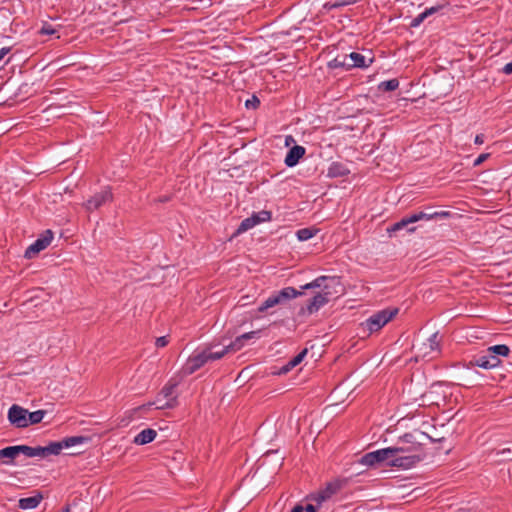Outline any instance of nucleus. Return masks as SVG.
<instances>
[{
    "mask_svg": "<svg viewBox=\"0 0 512 512\" xmlns=\"http://www.w3.org/2000/svg\"><path fill=\"white\" fill-rule=\"evenodd\" d=\"M411 219V214L402 218L400 221L394 223L393 225L389 226L387 228V232L389 234H392V233H395V232H398L402 229H405L407 228V231L409 233H412L416 230V227H408L410 224H413L415 223V221L413 220H410Z\"/></svg>",
    "mask_w": 512,
    "mask_h": 512,
    "instance_id": "obj_18",
    "label": "nucleus"
},
{
    "mask_svg": "<svg viewBox=\"0 0 512 512\" xmlns=\"http://www.w3.org/2000/svg\"><path fill=\"white\" fill-rule=\"evenodd\" d=\"M399 87V81L396 78L383 81L378 85V89L382 92L394 91Z\"/></svg>",
    "mask_w": 512,
    "mask_h": 512,
    "instance_id": "obj_26",
    "label": "nucleus"
},
{
    "mask_svg": "<svg viewBox=\"0 0 512 512\" xmlns=\"http://www.w3.org/2000/svg\"><path fill=\"white\" fill-rule=\"evenodd\" d=\"M259 333H260V330H257V331H250V332H247V333H244L242 335H240V338L244 341H247V340H250V339H253V338H257L259 336Z\"/></svg>",
    "mask_w": 512,
    "mask_h": 512,
    "instance_id": "obj_37",
    "label": "nucleus"
},
{
    "mask_svg": "<svg viewBox=\"0 0 512 512\" xmlns=\"http://www.w3.org/2000/svg\"><path fill=\"white\" fill-rule=\"evenodd\" d=\"M335 286H339V287L341 286L338 279L329 278L327 276H320V277L316 278L315 280H313L312 282L305 284L301 288L302 289H313V288L323 287L322 292H325V291H329V289L331 287H335Z\"/></svg>",
    "mask_w": 512,
    "mask_h": 512,
    "instance_id": "obj_12",
    "label": "nucleus"
},
{
    "mask_svg": "<svg viewBox=\"0 0 512 512\" xmlns=\"http://www.w3.org/2000/svg\"><path fill=\"white\" fill-rule=\"evenodd\" d=\"M303 293L301 291L296 290L293 287H285L280 291L269 296L262 304L259 306L258 311L264 312L269 308H272L276 305L283 304L291 299H294L298 296H301Z\"/></svg>",
    "mask_w": 512,
    "mask_h": 512,
    "instance_id": "obj_5",
    "label": "nucleus"
},
{
    "mask_svg": "<svg viewBox=\"0 0 512 512\" xmlns=\"http://www.w3.org/2000/svg\"><path fill=\"white\" fill-rule=\"evenodd\" d=\"M245 344V341L240 338V336L236 337V339L227 345V348L230 352L239 351Z\"/></svg>",
    "mask_w": 512,
    "mask_h": 512,
    "instance_id": "obj_33",
    "label": "nucleus"
},
{
    "mask_svg": "<svg viewBox=\"0 0 512 512\" xmlns=\"http://www.w3.org/2000/svg\"><path fill=\"white\" fill-rule=\"evenodd\" d=\"M168 343H169V341L166 336L158 337L155 341V345L158 348L165 347Z\"/></svg>",
    "mask_w": 512,
    "mask_h": 512,
    "instance_id": "obj_40",
    "label": "nucleus"
},
{
    "mask_svg": "<svg viewBox=\"0 0 512 512\" xmlns=\"http://www.w3.org/2000/svg\"><path fill=\"white\" fill-rule=\"evenodd\" d=\"M451 217V212L449 211H430V209H427V211H420L417 213L411 214V219L415 222H418L420 220H433V219H446Z\"/></svg>",
    "mask_w": 512,
    "mask_h": 512,
    "instance_id": "obj_14",
    "label": "nucleus"
},
{
    "mask_svg": "<svg viewBox=\"0 0 512 512\" xmlns=\"http://www.w3.org/2000/svg\"><path fill=\"white\" fill-rule=\"evenodd\" d=\"M113 199V194L110 188H105L100 192L95 193L91 196L85 203L84 207L87 212H93L99 209L101 206L106 204L107 202H111Z\"/></svg>",
    "mask_w": 512,
    "mask_h": 512,
    "instance_id": "obj_7",
    "label": "nucleus"
},
{
    "mask_svg": "<svg viewBox=\"0 0 512 512\" xmlns=\"http://www.w3.org/2000/svg\"><path fill=\"white\" fill-rule=\"evenodd\" d=\"M156 436L157 432L154 429L147 428L137 434L133 442L137 445H145L152 442Z\"/></svg>",
    "mask_w": 512,
    "mask_h": 512,
    "instance_id": "obj_20",
    "label": "nucleus"
},
{
    "mask_svg": "<svg viewBox=\"0 0 512 512\" xmlns=\"http://www.w3.org/2000/svg\"><path fill=\"white\" fill-rule=\"evenodd\" d=\"M441 8H442V6H433V7L425 9L423 11V13H425L426 17H429V16L437 13Z\"/></svg>",
    "mask_w": 512,
    "mask_h": 512,
    "instance_id": "obj_41",
    "label": "nucleus"
},
{
    "mask_svg": "<svg viewBox=\"0 0 512 512\" xmlns=\"http://www.w3.org/2000/svg\"><path fill=\"white\" fill-rule=\"evenodd\" d=\"M28 410L14 404L9 408L8 411V420L9 422L17 428H26L28 427Z\"/></svg>",
    "mask_w": 512,
    "mask_h": 512,
    "instance_id": "obj_10",
    "label": "nucleus"
},
{
    "mask_svg": "<svg viewBox=\"0 0 512 512\" xmlns=\"http://www.w3.org/2000/svg\"><path fill=\"white\" fill-rule=\"evenodd\" d=\"M490 156V154L488 153H483V154H480L474 161V166H479L481 165L488 157Z\"/></svg>",
    "mask_w": 512,
    "mask_h": 512,
    "instance_id": "obj_42",
    "label": "nucleus"
},
{
    "mask_svg": "<svg viewBox=\"0 0 512 512\" xmlns=\"http://www.w3.org/2000/svg\"><path fill=\"white\" fill-rule=\"evenodd\" d=\"M42 498L43 497L41 494H37L35 496H31V497H27V498H21L19 500V507L24 510L34 509L39 505Z\"/></svg>",
    "mask_w": 512,
    "mask_h": 512,
    "instance_id": "obj_21",
    "label": "nucleus"
},
{
    "mask_svg": "<svg viewBox=\"0 0 512 512\" xmlns=\"http://www.w3.org/2000/svg\"><path fill=\"white\" fill-rule=\"evenodd\" d=\"M331 294L330 291L319 292L317 293L308 303L307 311L309 314H313L317 312L321 307H323L328 301V296Z\"/></svg>",
    "mask_w": 512,
    "mask_h": 512,
    "instance_id": "obj_16",
    "label": "nucleus"
},
{
    "mask_svg": "<svg viewBox=\"0 0 512 512\" xmlns=\"http://www.w3.org/2000/svg\"><path fill=\"white\" fill-rule=\"evenodd\" d=\"M487 351L492 355H496V357H498V358H499V356L506 357L510 353L509 347L504 344L491 346L487 349Z\"/></svg>",
    "mask_w": 512,
    "mask_h": 512,
    "instance_id": "obj_25",
    "label": "nucleus"
},
{
    "mask_svg": "<svg viewBox=\"0 0 512 512\" xmlns=\"http://www.w3.org/2000/svg\"><path fill=\"white\" fill-rule=\"evenodd\" d=\"M306 354H307V349L302 350L298 355H296L295 357H293V358L288 362V364H287L286 366H284V367L282 368V371H283L284 373H286V372H288L290 369H292V368L296 367L297 365H299V364L303 361V359H304V357L306 356Z\"/></svg>",
    "mask_w": 512,
    "mask_h": 512,
    "instance_id": "obj_24",
    "label": "nucleus"
},
{
    "mask_svg": "<svg viewBox=\"0 0 512 512\" xmlns=\"http://www.w3.org/2000/svg\"><path fill=\"white\" fill-rule=\"evenodd\" d=\"M441 385L439 384H434L431 386V389L430 391L427 393L426 396L430 397V403L431 404H436V405H439V400L435 397H433L435 394H439V390L441 389Z\"/></svg>",
    "mask_w": 512,
    "mask_h": 512,
    "instance_id": "obj_32",
    "label": "nucleus"
},
{
    "mask_svg": "<svg viewBox=\"0 0 512 512\" xmlns=\"http://www.w3.org/2000/svg\"><path fill=\"white\" fill-rule=\"evenodd\" d=\"M328 67L331 69L345 68L348 69V57L346 55H338L328 62Z\"/></svg>",
    "mask_w": 512,
    "mask_h": 512,
    "instance_id": "obj_23",
    "label": "nucleus"
},
{
    "mask_svg": "<svg viewBox=\"0 0 512 512\" xmlns=\"http://www.w3.org/2000/svg\"><path fill=\"white\" fill-rule=\"evenodd\" d=\"M178 386V382L171 379L169 380L165 385L164 387L161 389V391L159 392L157 398H156V401L155 403H159L161 401V397H163V399H169L171 397H177L176 395H174L175 393V389L176 387Z\"/></svg>",
    "mask_w": 512,
    "mask_h": 512,
    "instance_id": "obj_19",
    "label": "nucleus"
},
{
    "mask_svg": "<svg viewBox=\"0 0 512 512\" xmlns=\"http://www.w3.org/2000/svg\"><path fill=\"white\" fill-rule=\"evenodd\" d=\"M205 352H206L208 361H215V360L221 359L222 357H224L230 351L227 348V346H225L222 350L216 351V352H212L210 348H206Z\"/></svg>",
    "mask_w": 512,
    "mask_h": 512,
    "instance_id": "obj_29",
    "label": "nucleus"
},
{
    "mask_svg": "<svg viewBox=\"0 0 512 512\" xmlns=\"http://www.w3.org/2000/svg\"><path fill=\"white\" fill-rule=\"evenodd\" d=\"M503 72L507 75H510L512 74V61L507 63L504 67H503Z\"/></svg>",
    "mask_w": 512,
    "mask_h": 512,
    "instance_id": "obj_45",
    "label": "nucleus"
},
{
    "mask_svg": "<svg viewBox=\"0 0 512 512\" xmlns=\"http://www.w3.org/2000/svg\"><path fill=\"white\" fill-rule=\"evenodd\" d=\"M259 333H260V330H257V331H250V332H247V333H244L242 335H240V338L244 341H247V340H250V339H253V338H257L259 336Z\"/></svg>",
    "mask_w": 512,
    "mask_h": 512,
    "instance_id": "obj_36",
    "label": "nucleus"
},
{
    "mask_svg": "<svg viewBox=\"0 0 512 512\" xmlns=\"http://www.w3.org/2000/svg\"><path fill=\"white\" fill-rule=\"evenodd\" d=\"M208 361L207 355L205 350H203L201 353H198L196 355H193L189 357L186 366L184 368L185 373L192 374L198 369H200L203 365H205Z\"/></svg>",
    "mask_w": 512,
    "mask_h": 512,
    "instance_id": "obj_15",
    "label": "nucleus"
},
{
    "mask_svg": "<svg viewBox=\"0 0 512 512\" xmlns=\"http://www.w3.org/2000/svg\"><path fill=\"white\" fill-rule=\"evenodd\" d=\"M251 218H254V221H255V224H256V225H258V224L262 223V221L260 220V218H259V216H258V214H257V213H253V214L251 215Z\"/></svg>",
    "mask_w": 512,
    "mask_h": 512,
    "instance_id": "obj_49",
    "label": "nucleus"
},
{
    "mask_svg": "<svg viewBox=\"0 0 512 512\" xmlns=\"http://www.w3.org/2000/svg\"><path fill=\"white\" fill-rule=\"evenodd\" d=\"M170 200V197L169 196H163V197H159L157 199H155L154 201L155 202H161V203H164V202H168Z\"/></svg>",
    "mask_w": 512,
    "mask_h": 512,
    "instance_id": "obj_48",
    "label": "nucleus"
},
{
    "mask_svg": "<svg viewBox=\"0 0 512 512\" xmlns=\"http://www.w3.org/2000/svg\"><path fill=\"white\" fill-rule=\"evenodd\" d=\"M53 239L51 230H46L41 236L31 244L25 251L24 256L28 259L35 257L40 251L47 248Z\"/></svg>",
    "mask_w": 512,
    "mask_h": 512,
    "instance_id": "obj_9",
    "label": "nucleus"
},
{
    "mask_svg": "<svg viewBox=\"0 0 512 512\" xmlns=\"http://www.w3.org/2000/svg\"><path fill=\"white\" fill-rule=\"evenodd\" d=\"M56 31L51 27V26H44L42 27V29L40 30V33L41 34H45V35H52L54 34Z\"/></svg>",
    "mask_w": 512,
    "mask_h": 512,
    "instance_id": "obj_43",
    "label": "nucleus"
},
{
    "mask_svg": "<svg viewBox=\"0 0 512 512\" xmlns=\"http://www.w3.org/2000/svg\"><path fill=\"white\" fill-rule=\"evenodd\" d=\"M346 56L348 57V69L367 68L373 63L374 60L373 57H369L358 52H352Z\"/></svg>",
    "mask_w": 512,
    "mask_h": 512,
    "instance_id": "obj_13",
    "label": "nucleus"
},
{
    "mask_svg": "<svg viewBox=\"0 0 512 512\" xmlns=\"http://www.w3.org/2000/svg\"><path fill=\"white\" fill-rule=\"evenodd\" d=\"M429 439L432 442L441 441L442 438H433L420 431L406 433L400 437L394 446L387 447L389 467L410 469L422 461L425 457L423 441Z\"/></svg>",
    "mask_w": 512,
    "mask_h": 512,
    "instance_id": "obj_1",
    "label": "nucleus"
},
{
    "mask_svg": "<svg viewBox=\"0 0 512 512\" xmlns=\"http://www.w3.org/2000/svg\"><path fill=\"white\" fill-rule=\"evenodd\" d=\"M305 151L306 150L303 146L295 145L288 151L284 160L285 164L288 167L295 166L299 162V160L304 156Z\"/></svg>",
    "mask_w": 512,
    "mask_h": 512,
    "instance_id": "obj_17",
    "label": "nucleus"
},
{
    "mask_svg": "<svg viewBox=\"0 0 512 512\" xmlns=\"http://www.w3.org/2000/svg\"><path fill=\"white\" fill-rule=\"evenodd\" d=\"M87 440V438L83 436H72L67 437L61 441L58 442H51L49 445L42 447V458H46L50 455H59L63 448H69L75 445H79L84 443Z\"/></svg>",
    "mask_w": 512,
    "mask_h": 512,
    "instance_id": "obj_6",
    "label": "nucleus"
},
{
    "mask_svg": "<svg viewBox=\"0 0 512 512\" xmlns=\"http://www.w3.org/2000/svg\"><path fill=\"white\" fill-rule=\"evenodd\" d=\"M484 138H485V137H484V135H483V134H478V135H476V137H475V143H476V144H479V145L483 144V143H484Z\"/></svg>",
    "mask_w": 512,
    "mask_h": 512,
    "instance_id": "obj_46",
    "label": "nucleus"
},
{
    "mask_svg": "<svg viewBox=\"0 0 512 512\" xmlns=\"http://www.w3.org/2000/svg\"><path fill=\"white\" fill-rule=\"evenodd\" d=\"M11 51V47H3L0 49V61Z\"/></svg>",
    "mask_w": 512,
    "mask_h": 512,
    "instance_id": "obj_44",
    "label": "nucleus"
},
{
    "mask_svg": "<svg viewBox=\"0 0 512 512\" xmlns=\"http://www.w3.org/2000/svg\"><path fill=\"white\" fill-rule=\"evenodd\" d=\"M310 499L314 502H316L317 506L321 505L323 502H325L326 500H328L329 498L326 497L325 494H323V491L320 490L318 492H316L315 494H312L310 496Z\"/></svg>",
    "mask_w": 512,
    "mask_h": 512,
    "instance_id": "obj_34",
    "label": "nucleus"
},
{
    "mask_svg": "<svg viewBox=\"0 0 512 512\" xmlns=\"http://www.w3.org/2000/svg\"><path fill=\"white\" fill-rule=\"evenodd\" d=\"M358 462L367 467H372L376 464H384L385 466L389 467L387 448L366 453L359 459Z\"/></svg>",
    "mask_w": 512,
    "mask_h": 512,
    "instance_id": "obj_8",
    "label": "nucleus"
},
{
    "mask_svg": "<svg viewBox=\"0 0 512 512\" xmlns=\"http://www.w3.org/2000/svg\"><path fill=\"white\" fill-rule=\"evenodd\" d=\"M316 232L317 230L313 228H302L297 231L296 235L300 241H306L311 239L316 234Z\"/></svg>",
    "mask_w": 512,
    "mask_h": 512,
    "instance_id": "obj_31",
    "label": "nucleus"
},
{
    "mask_svg": "<svg viewBox=\"0 0 512 512\" xmlns=\"http://www.w3.org/2000/svg\"><path fill=\"white\" fill-rule=\"evenodd\" d=\"M304 512H316V507L313 504H307L304 507Z\"/></svg>",
    "mask_w": 512,
    "mask_h": 512,
    "instance_id": "obj_47",
    "label": "nucleus"
},
{
    "mask_svg": "<svg viewBox=\"0 0 512 512\" xmlns=\"http://www.w3.org/2000/svg\"><path fill=\"white\" fill-rule=\"evenodd\" d=\"M291 512H304V507L302 505H296Z\"/></svg>",
    "mask_w": 512,
    "mask_h": 512,
    "instance_id": "obj_50",
    "label": "nucleus"
},
{
    "mask_svg": "<svg viewBox=\"0 0 512 512\" xmlns=\"http://www.w3.org/2000/svg\"><path fill=\"white\" fill-rule=\"evenodd\" d=\"M412 348L415 350L416 357H420L422 359L436 358L441 352L438 332L433 333L425 341L414 344Z\"/></svg>",
    "mask_w": 512,
    "mask_h": 512,
    "instance_id": "obj_3",
    "label": "nucleus"
},
{
    "mask_svg": "<svg viewBox=\"0 0 512 512\" xmlns=\"http://www.w3.org/2000/svg\"><path fill=\"white\" fill-rule=\"evenodd\" d=\"M501 360L496 355L490 354L487 350L484 354L475 356L468 364V367L477 366L483 369H492L499 366Z\"/></svg>",
    "mask_w": 512,
    "mask_h": 512,
    "instance_id": "obj_11",
    "label": "nucleus"
},
{
    "mask_svg": "<svg viewBox=\"0 0 512 512\" xmlns=\"http://www.w3.org/2000/svg\"><path fill=\"white\" fill-rule=\"evenodd\" d=\"M260 220L263 222H267V221H270L271 219V212L270 211H267V210H262V211H259L257 212Z\"/></svg>",
    "mask_w": 512,
    "mask_h": 512,
    "instance_id": "obj_39",
    "label": "nucleus"
},
{
    "mask_svg": "<svg viewBox=\"0 0 512 512\" xmlns=\"http://www.w3.org/2000/svg\"><path fill=\"white\" fill-rule=\"evenodd\" d=\"M427 17L425 16V13H420L417 17H415L412 21H411V26L412 27H417L419 26Z\"/></svg>",
    "mask_w": 512,
    "mask_h": 512,
    "instance_id": "obj_38",
    "label": "nucleus"
},
{
    "mask_svg": "<svg viewBox=\"0 0 512 512\" xmlns=\"http://www.w3.org/2000/svg\"><path fill=\"white\" fill-rule=\"evenodd\" d=\"M45 414H46L45 410H37L34 412H28V417H27L28 426L32 425V424L40 423L43 420Z\"/></svg>",
    "mask_w": 512,
    "mask_h": 512,
    "instance_id": "obj_28",
    "label": "nucleus"
},
{
    "mask_svg": "<svg viewBox=\"0 0 512 512\" xmlns=\"http://www.w3.org/2000/svg\"><path fill=\"white\" fill-rule=\"evenodd\" d=\"M344 481L342 480H334L326 484L325 488L322 489L323 494L326 495L329 499L335 495L337 492L341 490L343 487Z\"/></svg>",
    "mask_w": 512,
    "mask_h": 512,
    "instance_id": "obj_22",
    "label": "nucleus"
},
{
    "mask_svg": "<svg viewBox=\"0 0 512 512\" xmlns=\"http://www.w3.org/2000/svg\"><path fill=\"white\" fill-rule=\"evenodd\" d=\"M42 450L41 446L30 447L27 445H16V446H8L3 449H0V459H3V463L6 465L14 464V460L20 454L25 455L26 457H40L42 458Z\"/></svg>",
    "mask_w": 512,
    "mask_h": 512,
    "instance_id": "obj_2",
    "label": "nucleus"
},
{
    "mask_svg": "<svg viewBox=\"0 0 512 512\" xmlns=\"http://www.w3.org/2000/svg\"><path fill=\"white\" fill-rule=\"evenodd\" d=\"M157 404V409H172V408H175L177 405H178V400H177V397H171L169 399H163V397H161V401L159 403H156Z\"/></svg>",
    "mask_w": 512,
    "mask_h": 512,
    "instance_id": "obj_30",
    "label": "nucleus"
},
{
    "mask_svg": "<svg viewBox=\"0 0 512 512\" xmlns=\"http://www.w3.org/2000/svg\"><path fill=\"white\" fill-rule=\"evenodd\" d=\"M259 104H260V101L256 96H253L252 99H248L245 102V106L247 108H252V109L257 108L259 106Z\"/></svg>",
    "mask_w": 512,
    "mask_h": 512,
    "instance_id": "obj_35",
    "label": "nucleus"
},
{
    "mask_svg": "<svg viewBox=\"0 0 512 512\" xmlns=\"http://www.w3.org/2000/svg\"><path fill=\"white\" fill-rule=\"evenodd\" d=\"M254 226H256L254 218H251V216L248 218H245L238 226L236 232L234 233V236L244 233V232L248 231L249 229H252Z\"/></svg>",
    "mask_w": 512,
    "mask_h": 512,
    "instance_id": "obj_27",
    "label": "nucleus"
},
{
    "mask_svg": "<svg viewBox=\"0 0 512 512\" xmlns=\"http://www.w3.org/2000/svg\"><path fill=\"white\" fill-rule=\"evenodd\" d=\"M398 312V308L390 307L383 309L371 315L362 325H364L370 333L377 332L390 322Z\"/></svg>",
    "mask_w": 512,
    "mask_h": 512,
    "instance_id": "obj_4",
    "label": "nucleus"
}]
</instances>
